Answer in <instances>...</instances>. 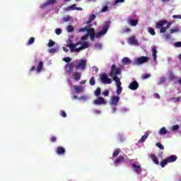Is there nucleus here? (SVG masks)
<instances>
[{
    "mask_svg": "<svg viewBox=\"0 0 181 181\" xmlns=\"http://www.w3.org/2000/svg\"><path fill=\"white\" fill-rule=\"evenodd\" d=\"M110 25H111V21H107L103 24L102 30L95 33V30L94 28H88L86 35L90 36V40L91 42H94V39H100L104 35H107L108 29L110 28Z\"/></svg>",
    "mask_w": 181,
    "mask_h": 181,
    "instance_id": "1",
    "label": "nucleus"
},
{
    "mask_svg": "<svg viewBox=\"0 0 181 181\" xmlns=\"http://www.w3.org/2000/svg\"><path fill=\"white\" fill-rule=\"evenodd\" d=\"M86 67H87V59H81L79 62L74 60L65 65V69L68 68L66 70L68 74H71L74 69H76V70H82L83 71L86 70Z\"/></svg>",
    "mask_w": 181,
    "mask_h": 181,
    "instance_id": "2",
    "label": "nucleus"
},
{
    "mask_svg": "<svg viewBox=\"0 0 181 181\" xmlns=\"http://www.w3.org/2000/svg\"><path fill=\"white\" fill-rule=\"evenodd\" d=\"M122 72V69H121V67H117V65L112 64L109 76L110 77L113 78L114 81H121L118 76H121Z\"/></svg>",
    "mask_w": 181,
    "mask_h": 181,
    "instance_id": "3",
    "label": "nucleus"
},
{
    "mask_svg": "<svg viewBox=\"0 0 181 181\" xmlns=\"http://www.w3.org/2000/svg\"><path fill=\"white\" fill-rule=\"evenodd\" d=\"M149 62V57L141 56L140 57L136 58L134 62V66H141V64H144V63H148Z\"/></svg>",
    "mask_w": 181,
    "mask_h": 181,
    "instance_id": "4",
    "label": "nucleus"
},
{
    "mask_svg": "<svg viewBox=\"0 0 181 181\" xmlns=\"http://www.w3.org/2000/svg\"><path fill=\"white\" fill-rule=\"evenodd\" d=\"M100 78L104 84H111V83H112V81H111V78H108L107 74H100Z\"/></svg>",
    "mask_w": 181,
    "mask_h": 181,
    "instance_id": "5",
    "label": "nucleus"
},
{
    "mask_svg": "<svg viewBox=\"0 0 181 181\" xmlns=\"http://www.w3.org/2000/svg\"><path fill=\"white\" fill-rule=\"evenodd\" d=\"M132 166L135 173L137 175H141V173H142V167H141L140 165H137L136 163H134L132 164Z\"/></svg>",
    "mask_w": 181,
    "mask_h": 181,
    "instance_id": "6",
    "label": "nucleus"
},
{
    "mask_svg": "<svg viewBox=\"0 0 181 181\" xmlns=\"http://www.w3.org/2000/svg\"><path fill=\"white\" fill-rule=\"evenodd\" d=\"M139 22V21H138V19L134 20V18L131 16L127 18V23L130 26H136Z\"/></svg>",
    "mask_w": 181,
    "mask_h": 181,
    "instance_id": "7",
    "label": "nucleus"
},
{
    "mask_svg": "<svg viewBox=\"0 0 181 181\" xmlns=\"http://www.w3.org/2000/svg\"><path fill=\"white\" fill-rule=\"evenodd\" d=\"M139 87V83L136 81H134L133 82L130 83L129 85V88L130 90H132L133 91H135V90H138Z\"/></svg>",
    "mask_w": 181,
    "mask_h": 181,
    "instance_id": "8",
    "label": "nucleus"
},
{
    "mask_svg": "<svg viewBox=\"0 0 181 181\" xmlns=\"http://www.w3.org/2000/svg\"><path fill=\"white\" fill-rule=\"evenodd\" d=\"M81 42V46L78 47L76 50L77 52H81V50H84V49H88V47L90 46L88 42L87 41H84L83 42L81 41H79Z\"/></svg>",
    "mask_w": 181,
    "mask_h": 181,
    "instance_id": "9",
    "label": "nucleus"
},
{
    "mask_svg": "<svg viewBox=\"0 0 181 181\" xmlns=\"http://www.w3.org/2000/svg\"><path fill=\"white\" fill-rule=\"evenodd\" d=\"M78 45H81V42H76L75 45L73 43H71L69 45V47L72 53H74V52H76L77 53L80 52V51H77L78 48H76V47L78 46Z\"/></svg>",
    "mask_w": 181,
    "mask_h": 181,
    "instance_id": "10",
    "label": "nucleus"
},
{
    "mask_svg": "<svg viewBox=\"0 0 181 181\" xmlns=\"http://www.w3.org/2000/svg\"><path fill=\"white\" fill-rule=\"evenodd\" d=\"M94 104L95 105H101L102 104H107L105 99L103 97H100L98 99L94 100Z\"/></svg>",
    "mask_w": 181,
    "mask_h": 181,
    "instance_id": "11",
    "label": "nucleus"
},
{
    "mask_svg": "<svg viewBox=\"0 0 181 181\" xmlns=\"http://www.w3.org/2000/svg\"><path fill=\"white\" fill-rule=\"evenodd\" d=\"M56 2H57L56 0H47L44 4L40 5V8L43 9L46 8V6H49V5H53V4H56Z\"/></svg>",
    "mask_w": 181,
    "mask_h": 181,
    "instance_id": "12",
    "label": "nucleus"
},
{
    "mask_svg": "<svg viewBox=\"0 0 181 181\" xmlns=\"http://www.w3.org/2000/svg\"><path fill=\"white\" fill-rule=\"evenodd\" d=\"M117 86L116 93L117 95H119L122 93V87H121V81H115Z\"/></svg>",
    "mask_w": 181,
    "mask_h": 181,
    "instance_id": "13",
    "label": "nucleus"
},
{
    "mask_svg": "<svg viewBox=\"0 0 181 181\" xmlns=\"http://www.w3.org/2000/svg\"><path fill=\"white\" fill-rule=\"evenodd\" d=\"M74 93L78 94L79 93H83L84 91V87L82 86H74Z\"/></svg>",
    "mask_w": 181,
    "mask_h": 181,
    "instance_id": "14",
    "label": "nucleus"
},
{
    "mask_svg": "<svg viewBox=\"0 0 181 181\" xmlns=\"http://www.w3.org/2000/svg\"><path fill=\"white\" fill-rule=\"evenodd\" d=\"M166 159L168 163H173V162L177 160V156H176V155H171L169 157H167Z\"/></svg>",
    "mask_w": 181,
    "mask_h": 181,
    "instance_id": "15",
    "label": "nucleus"
},
{
    "mask_svg": "<svg viewBox=\"0 0 181 181\" xmlns=\"http://www.w3.org/2000/svg\"><path fill=\"white\" fill-rule=\"evenodd\" d=\"M72 77L74 78L75 81H78L81 80V73L76 71L73 74Z\"/></svg>",
    "mask_w": 181,
    "mask_h": 181,
    "instance_id": "16",
    "label": "nucleus"
},
{
    "mask_svg": "<svg viewBox=\"0 0 181 181\" xmlns=\"http://www.w3.org/2000/svg\"><path fill=\"white\" fill-rule=\"evenodd\" d=\"M77 6L76 4H72L71 6L66 8V11H83V8Z\"/></svg>",
    "mask_w": 181,
    "mask_h": 181,
    "instance_id": "17",
    "label": "nucleus"
},
{
    "mask_svg": "<svg viewBox=\"0 0 181 181\" xmlns=\"http://www.w3.org/2000/svg\"><path fill=\"white\" fill-rule=\"evenodd\" d=\"M148 156L151 159V160H153L155 165H159V159L158 158V157H156V156H155V154H150Z\"/></svg>",
    "mask_w": 181,
    "mask_h": 181,
    "instance_id": "18",
    "label": "nucleus"
},
{
    "mask_svg": "<svg viewBox=\"0 0 181 181\" xmlns=\"http://www.w3.org/2000/svg\"><path fill=\"white\" fill-rule=\"evenodd\" d=\"M125 161V157L123 156H119L115 161V165H118L119 163H122V162Z\"/></svg>",
    "mask_w": 181,
    "mask_h": 181,
    "instance_id": "19",
    "label": "nucleus"
},
{
    "mask_svg": "<svg viewBox=\"0 0 181 181\" xmlns=\"http://www.w3.org/2000/svg\"><path fill=\"white\" fill-rule=\"evenodd\" d=\"M119 101V96H114L111 98V105H117Z\"/></svg>",
    "mask_w": 181,
    "mask_h": 181,
    "instance_id": "20",
    "label": "nucleus"
},
{
    "mask_svg": "<svg viewBox=\"0 0 181 181\" xmlns=\"http://www.w3.org/2000/svg\"><path fill=\"white\" fill-rule=\"evenodd\" d=\"M56 152L57 155H64V153H66V149L62 146H58Z\"/></svg>",
    "mask_w": 181,
    "mask_h": 181,
    "instance_id": "21",
    "label": "nucleus"
},
{
    "mask_svg": "<svg viewBox=\"0 0 181 181\" xmlns=\"http://www.w3.org/2000/svg\"><path fill=\"white\" fill-rule=\"evenodd\" d=\"M128 43H129V45H138V40H136V38H135V37H131L128 39Z\"/></svg>",
    "mask_w": 181,
    "mask_h": 181,
    "instance_id": "22",
    "label": "nucleus"
},
{
    "mask_svg": "<svg viewBox=\"0 0 181 181\" xmlns=\"http://www.w3.org/2000/svg\"><path fill=\"white\" fill-rule=\"evenodd\" d=\"M122 63L125 66H128V64H131V63H132V60L128 57H124L122 59Z\"/></svg>",
    "mask_w": 181,
    "mask_h": 181,
    "instance_id": "23",
    "label": "nucleus"
},
{
    "mask_svg": "<svg viewBox=\"0 0 181 181\" xmlns=\"http://www.w3.org/2000/svg\"><path fill=\"white\" fill-rule=\"evenodd\" d=\"M166 23V21H161L160 22L156 23L155 28L156 29H160Z\"/></svg>",
    "mask_w": 181,
    "mask_h": 181,
    "instance_id": "24",
    "label": "nucleus"
},
{
    "mask_svg": "<svg viewBox=\"0 0 181 181\" xmlns=\"http://www.w3.org/2000/svg\"><path fill=\"white\" fill-rule=\"evenodd\" d=\"M170 28V23H168V24L165 27H161L160 30V33H165L168 29Z\"/></svg>",
    "mask_w": 181,
    "mask_h": 181,
    "instance_id": "25",
    "label": "nucleus"
},
{
    "mask_svg": "<svg viewBox=\"0 0 181 181\" xmlns=\"http://www.w3.org/2000/svg\"><path fill=\"white\" fill-rule=\"evenodd\" d=\"M148 136H149V134L148 133H146L144 136H141V138L139 140V142L144 144L146 139H148Z\"/></svg>",
    "mask_w": 181,
    "mask_h": 181,
    "instance_id": "26",
    "label": "nucleus"
},
{
    "mask_svg": "<svg viewBox=\"0 0 181 181\" xmlns=\"http://www.w3.org/2000/svg\"><path fill=\"white\" fill-rule=\"evenodd\" d=\"M43 69V62H40L37 66V73H40Z\"/></svg>",
    "mask_w": 181,
    "mask_h": 181,
    "instance_id": "27",
    "label": "nucleus"
},
{
    "mask_svg": "<svg viewBox=\"0 0 181 181\" xmlns=\"http://www.w3.org/2000/svg\"><path fill=\"white\" fill-rule=\"evenodd\" d=\"M119 153H121V150L120 148H116L115 149V151H113V158H117L118 156V155H119Z\"/></svg>",
    "mask_w": 181,
    "mask_h": 181,
    "instance_id": "28",
    "label": "nucleus"
},
{
    "mask_svg": "<svg viewBox=\"0 0 181 181\" xmlns=\"http://www.w3.org/2000/svg\"><path fill=\"white\" fill-rule=\"evenodd\" d=\"M158 134H159L160 135H166V134H168V130L166 129L165 127H162V128L160 129Z\"/></svg>",
    "mask_w": 181,
    "mask_h": 181,
    "instance_id": "29",
    "label": "nucleus"
},
{
    "mask_svg": "<svg viewBox=\"0 0 181 181\" xmlns=\"http://www.w3.org/2000/svg\"><path fill=\"white\" fill-rule=\"evenodd\" d=\"M95 18H96V16L95 14L90 15V18L86 22V25H89V23H91V22H93V21H94L95 19Z\"/></svg>",
    "mask_w": 181,
    "mask_h": 181,
    "instance_id": "30",
    "label": "nucleus"
},
{
    "mask_svg": "<svg viewBox=\"0 0 181 181\" xmlns=\"http://www.w3.org/2000/svg\"><path fill=\"white\" fill-rule=\"evenodd\" d=\"M148 33L151 34L152 36H155V35H156V33H155V30L152 27L148 28Z\"/></svg>",
    "mask_w": 181,
    "mask_h": 181,
    "instance_id": "31",
    "label": "nucleus"
},
{
    "mask_svg": "<svg viewBox=\"0 0 181 181\" xmlns=\"http://www.w3.org/2000/svg\"><path fill=\"white\" fill-rule=\"evenodd\" d=\"M94 94H95V97H100V95H101V88H97L94 92Z\"/></svg>",
    "mask_w": 181,
    "mask_h": 181,
    "instance_id": "32",
    "label": "nucleus"
},
{
    "mask_svg": "<svg viewBox=\"0 0 181 181\" xmlns=\"http://www.w3.org/2000/svg\"><path fill=\"white\" fill-rule=\"evenodd\" d=\"M168 163H168L167 158H165V159H163L160 162V165L161 168H165V166H166V165H168Z\"/></svg>",
    "mask_w": 181,
    "mask_h": 181,
    "instance_id": "33",
    "label": "nucleus"
},
{
    "mask_svg": "<svg viewBox=\"0 0 181 181\" xmlns=\"http://www.w3.org/2000/svg\"><path fill=\"white\" fill-rule=\"evenodd\" d=\"M180 32V30L177 27L170 30V34H172V33H179Z\"/></svg>",
    "mask_w": 181,
    "mask_h": 181,
    "instance_id": "34",
    "label": "nucleus"
},
{
    "mask_svg": "<svg viewBox=\"0 0 181 181\" xmlns=\"http://www.w3.org/2000/svg\"><path fill=\"white\" fill-rule=\"evenodd\" d=\"M89 83L90 86H95V78L92 76L89 81Z\"/></svg>",
    "mask_w": 181,
    "mask_h": 181,
    "instance_id": "35",
    "label": "nucleus"
},
{
    "mask_svg": "<svg viewBox=\"0 0 181 181\" xmlns=\"http://www.w3.org/2000/svg\"><path fill=\"white\" fill-rule=\"evenodd\" d=\"M54 45H56V42L52 40H49V42L47 44L48 47H53V46H54Z\"/></svg>",
    "mask_w": 181,
    "mask_h": 181,
    "instance_id": "36",
    "label": "nucleus"
},
{
    "mask_svg": "<svg viewBox=\"0 0 181 181\" xmlns=\"http://www.w3.org/2000/svg\"><path fill=\"white\" fill-rule=\"evenodd\" d=\"M179 128H180V126L179 124H175V125H173L171 128V131H177L179 130Z\"/></svg>",
    "mask_w": 181,
    "mask_h": 181,
    "instance_id": "37",
    "label": "nucleus"
},
{
    "mask_svg": "<svg viewBox=\"0 0 181 181\" xmlns=\"http://www.w3.org/2000/svg\"><path fill=\"white\" fill-rule=\"evenodd\" d=\"M156 146L159 148V149H161V151H163V149H165V147L163 146V145H162V144H160V142L156 143Z\"/></svg>",
    "mask_w": 181,
    "mask_h": 181,
    "instance_id": "38",
    "label": "nucleus"
},
{
    "mask_svg": "<svg viewBox=\"0 0 181 181\" xmlns=\"http://www.w3.org/2000/svg\"><path fill=\"white\" fill-rule=\"evenodd\" d=\"M66 30L69 33H71V32H73L74 30V27H73L72 25H68L66 27Z\"/></svg>",
    "mask_w": 181,
    "mask_h": 181,
    "instance_id": "39",
    "label": "nucleus"
},
{
    "mask_svg": "<svg viewBox=\"0 0 181 181\" xmlns=\"http://www.w3.org/2000/svg\"><path fill=\"white\" fill-rule=\"evenodd\" d=\"M88 30V26H85L84 28H79L78 32H87Z\"/></svg>",
    "mask_w": 181,
    "mask_h": 181,
    "instance_id": "40",
    "label": "nucleus"
},
{
    "mask_svg": "<svg viewBox=\"0 0 181 181\" xmlns=\"http://www.w3.org/2000/svg\"><path fill=\"white\" fill-rule=\"evenodd\" d=\"M149 77H151V74H144L142 75L143 80H146V78H149Z\"/></svg>",
    "mask_w": 181,
    "mask_h": 181,
    "instance_id": "41",
    "label": "nucleus"
},
{
    "mask_svg": "<svg viewBox=\"0 0 181 181\" xmlns=\"http://www.w3.org/2000/svg\"><path fill=\"white\" fill-rule=\"evenodd\" d=\"M71 19V17L70 16H67L66 17H64L63 21L64 22H69Z\"/></svg>",
    "mask_w": 181,
    "mask_h": 181,
    "instance_id": "42",
    "label": "nucleus"
},
{
    "mask_svg": "<svg viewBox=\"0 0 181 181\" xmlns=\"http://www.w3.org/2000/svg\"><path fill=\"white\" fill-rule=\"evenodd\" d=\"M63 61L65 62V63H70V62H71V58H70L69 57H67L64 58Z\"/></svg>",
    "mask_w": 181,
    "mask_h": 181,
    "instance_id": "43",
    "label": "nucleus"
},
{
    "mask_svg": "<svg viewBox=\"0 0 181 181\" xmlns=\"http://www.w3.org/2000/svg\"><path fill=\"white\" fill-rule=\"evenodd\" d=\"M33 43H35V37H31L28 42V45H32Z\"/></svg>",
    "mask_w": 181,
    "mask_h": 181,
    "instance_id": "44",
    "label": "nucleus"
},
{
    "mask_svg": "<svg viewBox=\"0 0 181 181\" xmlns=\"http://www.w3.org/2000/svg\"><path fill=\"white\" fill-rule=\"evenodd\" d=\"M158 50L156 49V47H152V54H157Z\"/></svg>",
    "mask_w": 181,
    "mask_h": 181,
    "instance_id": "45",
    "label": "nucleus"
},
{
    "mask_svg": "<svg viewBox=\"0 0 181 181\" xmlns=\"http://www.w3.org/2000/svg\"><path fill=\"white\" fill-rule=\"evenodd\" d=\"M62 30L60 28H57L55 30L56 35H62Z\"/></svg>",
    "mask_w": 181,
    "mask_h": 181,
    "instance_id": "46",
    "label": "nucleus"
},
{
    "mask_svg": "<svg viewBox=\"0 0 181 181\" xmlns=\"http://www.w3.org/2000/svg\"><path fill=\"white\" fill-rule=\"evenodd\" d=\"M60 115H62V117H63L64 118H66V117H67V115L66 114V112H64V110H62L60 112Z\"/></svg>",
    "mask_w": 181,
    "mask_h": 181,
    "instance_id": "47",
    "label": "nucleus"
},
{
    "mask_svg": "<svg viewBox=\"0 0 181 181\" xmlns=\"http://www.w3.org/2000/svg\"><path fill=\"white\" fill-rule=\"evenodd\" d=\"M108 11V6H105L101 10V12H107Z\"/></svg>",
    "mask_w": 181,
    "mask_h": 181,
    "instance_id": "48",
    "label": "nucleus"
},
{
    "mask_svg": "<svg viewBox=\"0 0 181 181\" xmlns=\"http://www.w3.org/2000/svg\"><path fill=\"white\" fill-rule=\"evenodd\" d=\"M103 95L105 97H108V95H110V90L104 91V92L103 93Z\"/></svg>",
    "mask_w": 181,
    "mask_h": 181,
    "instance_id": "49",
    "label": "nucleus"
},
{
    "mask_svg": "<svg viewBox=\"0 0 181 181\" xmlns=\"http://www.w3.org/2000/svg\"><path fill=\"white\" fill-rule=\"evenodd\" d=\"M88 39V35L86 34L81 37V40H87Z\"/></svg>",
    "mask_w": 181,
    "mask_h": 181,
    "instance_id": "50",
    "label": "nucleus"
},
{
    "mask_svg": "<svg viewBox=\"0 0 181 181\" xmlns=\"http://www.w3.org/2000/svg\"><path fill=\"white\" fill-rule=\"evenodd\" d=\"M57 52V49L56 48H52L49 49V53H56Z\"/></svg>",
    "mask_w": 181,
    "mask_h": 181,
    "instance_id": "51",
    "label": "nucleus"
},
{
    "mask_svg": "<svg viewBox=\"0 0 181 181\" xmlns=\"http://www.w3.org/2000/svg\"><path fill=\"white\" fill-rule=\"evenodd\" d=\"M175 47H181V42H177L175 43Z\"/></svg>",
    "mask_w": 181,
    "mask_h": 181,
    "instance_id": "52",
    "label": "nucleus"
},
{
    "mask_svg": "<svg viewBox=\"0 0 181 181\" xmlns=\"http://www.w3.org/2000/svg\"><path fill=\"white\" fill-rule=\"evenodd\" d=\"M173 18H174V19H181V15H174Z\"/></svg>",
    "mask_w": 181,
    "mask_h": 181,
    "instance_id": "53",
    "label": "nucleus"
},
{
    "mask_svg": "<svg viewBox=\"0 0 181 181\" xmlns=\"http://www.w3.org/2000/svg\"><path fill=\"white\" fill-rule=\"evenodd\" d=\"M128 32H131V28H127L123 30L124 33H128Z\"/></svg>",
    "mask_w": 181,
    "mask_h": 181,
    "instance_id": "54",
    "label": "nucleus"
},
{
    "mask_svg": "<svg viewBox=\"0 0 181 181\" xmlns=\"http://www.w3.org/2000/svg\"><path fill=\"white\" fill-rule=\"evenodd\" d=\"M56 141H57V136H52L51 138V142H56Z\"/></svg>",
    "mask_w": 181,
    "mask_h": 181,
    "instance_id": "55",
    "label": "nucleus"
},
{
    "mask_svg": "<svg viewBox=\"0 0 181 181\" xmlns=\"http://www.w3.org/2000/svg\"><path fill=\"white\" fill-rule=\"evenodd\" d=\"M153 62H156V59H158V55L156 54H152Z\"/></svg>",
    "mask_w": 181,
    "mask_h": 181,
    "instance_id": "56",
    "label": "nucleus"
},
{
    "mask_svg": "<svg viewBox=\"0 0 181 181\" xmlns=\"http://www.w3.org/2000/svg\"><path fill=\"white\" fill-rule=\"evenodd\" d=\"M172 100H173L174 101H177V103H179V101H180V97L173 98Z\"/></svg>",
    "mask_w": 181,
    "mask_h": 181,
    "instance_id": "57",
    "label": "nucleus"
},
{
    "mask_svg": "<svg viewBox=\"0 0 181 181\" xmlns=\"http://www.w3.org/2000/svg\"><path fill=\"white\" fill-rule=\"evenodd\" d=\"M165 81H166V78H165L163 77L160 78V83H165Z\"/></svg>",
    "mask_w": 181,
    "mask_h": 181,
    "instance_id": "58",
    "label": "nucleus"
},
{
    "mask_svg": "<svg viewBox=\"0 0 181 181\" xmlns=\"http://www.w3.org/2000/svg\"><path fill=\"white\" fill-rule=\"evenodd\" d=\"M154 97L155 98H158V99L160 98V95L158 93H155Z\"/></svg>",
    "mask_w": 181,
    "mask_h": 181,
    "instance_id": "59",
    "label": "nucleus"
},
{
    "mask_svg": "<svg viewBox=\"0 0 181 181\" xmlns=\"http://www.w3.org/2000/svg\"><path fill=\"white\" fill-rule=\"evenodd\" d=\"M95 47L96 49H101V44H97L96 45H95Z\"/></svg>",
    "mask_w": 181,
    "mask_h": 181,
    "instance_id": "60",
    "label": "nucleus"
},
{
    "mask_svg": "<svg viewBox=\"0 0 181 181\" xmlns=\"http://www.w3.org/2000/svg\"><path fill=\"white\" fill-rule=\"evenodd\" d=\"M125 0H116V4H121L122 2H124Z\"/></svg>",
    "mask_w": 181,
    "mask_h": 181,
    "instance_id": "61",
    "label": "nucleus"
},
{
    "mask_svg": "<svg viewBox=\"0 0 181 181\" xmlns=\"http://www.w3.org/2000/svg\"><path fill=\"white\" fill-rule=\"evenodd\" d=\"M94 114H101V111H100L98 110H94Z\"/></svg>",
    "mask_w": 181,
    "mask_h": 181,
    "instance_id": "62",
    "label": "nucleus"
},
{
    "mask_svg": "<svg viewBox=\"0 0 181 181\" xmlns=\"http://www.w3.org/2000/svg\"><path fill=\"white\" fill-rule=\"evenodd\" d=\"M78 100H87V97H86V96H81L80 98H78Z\"/></svg>",
    "mask_w": 181,
    "mask_h": 181,
    "instance_id": "63",
    "label": "nucleus"
},
{
    "mask_svg": "<svg viewBox=\"0 0 181 181\" xmlns=\"http://www.w3.org/2000/svg\"><path fill=\"white\" fill-rule=\"evenodd\" d=\"M63 50H64V52H65V53H68L69 52V49H67L66 47H63Z\"/></svg>",
    "mask_w": 181,
    "mask_h": 181,
    "instance_id": "64",
    "label": "nucleus"
}]
</instances>
